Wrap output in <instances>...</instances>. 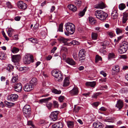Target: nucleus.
I'll use <instances>...</instances> for the list:
<instances>
[{"instance_id":"0e129e2a","label":"nucleus","mask_w":128,"mask_h":128,"mask_svg":"<svg viewBox=\"0 0 128 128\" xmlns=\"http://www.w3.org/2000/svg\"><path fill=\"white\" fill-rule=\"evenodd\" d=\"M99 104L100 102H94L93 104V105L95 106H97Z\"/></svg>"},{"instance_id":"49530a36","label":"nucleus","mask_w":128,"mask_h":128,"mask_svg":"<svg viewBox=\"0 0 128 128\" xmlns=\"http://www.w3.org/2000/svg\"><path fill=\"white\" fill-rule=\"evenodd\" d=\"M101 94L100 92H97L96 94H94L92 96V98H96L97 96L100 95Z\"/></svg>"},{"instance_id":"6e6552de","label":"nucleus","mask_w":128,"mask_h":128,"mask_svg":"<svg viewBox=\"0 0 128 128\" xmlns=\"http://www.w3.org/2000/svg\"><path fill=\"white\" fill-rule=\"evenodd\" d=\"M58 114V112L57 111L52 112L49 117L51 120L53 121L56 120L57 119V116Z\"/></svg>"},{"instance_id":"7ed1b4c3","label":"nucleus","mask_w":128,"mask_h":128,"mask_svg":"<svg viewBox=\"0 0 128 128\" xmlns=\"http://www.w3.org/2000/svg\"><path fill=\"white\" fill-rule=\"evenodd\" d=\"M65 26L67 32H70L71 34L74 33L75 27L74 24L70 22H68L66 24Z\"/></svg>"},{"instance_id":"473e14b6","label":"nucleus","mask_w":128,"mask_h":128,"mask_svg":"<svg viewBox=\"0 0 128 128\" xmlns=\"http://www.w3.org/2000/svg\"><path fill=\"white\" fill-rule=\"evenodd\" d=\"M115 58V55L113 53H109L108 54V59L110 60L111 58Z\"/></svg>"},{"instance_id":"13d9d810","label":"nucleus","mask_w":128,"mask_h":128,"mask_svg":"<svg viewBox=\"0 0 128 128\" xmlns=\"http://www.w3.org/2000/svg\"><path fill=\"white\" fill-rule=\"evenodd\" d=\"M6 5L9 8H12V6L11 5L10 3L9 2H6Z\"/></svg>"},{"instance_id":"cd10ccee","label":"nucleus","mask_w":128,"mask_h":128,"mask_svg":"<svg viewBox=\"0 0 128 128\" xmlns=\"http://www.w3.org/2000/svg\"><path fill=\"white\" fill-rule=\"evenodd\" d=\"M105 7L104 4L103 2H101L98 4L96 8L102 9Z\"/></svg>"},{"instance_id":"4be33fe9","label":"nucleus","mask_w":128,"mask_h":128,"mask_svg":"<svg viewBox=\"0 0 128 128\" xmlns=\"http://www.w3.org/2000/svg\"><path fill=\"white\" fill-rule=\"evenodd\" d=\"M4 105L8 108H10L15 105L14 103L9 102L6 101L4 102Z\"/></svg>"},{"instance_id":"de8ad7c7","label":"nucleus","mask_w":128,"mask_h":128,"mask_svg":"<svg viewBox=\"0 0 128 128\" xmlns=\"http://www.w3.org/2000/svg\"><path fill=\"white\" fill-rule=\"evenodd\" d=\"M73 57L74 58L75 60H78V54L77 53L74 52L73 54Z\"/></svg>"},{"instance_id":"a211bd4d","label":"nucleus","mask_w":128,"mask_h":128,"mask_svg":"<svg viewBox=\"0 0 128 128\" xmlns=\"http://www.w3.org/2000/svg\"><path fill=\"white\" fill-rule=\"evenodd\" d=\"M128 13L125 12L123 13V17L122 18V22L123 24H125L128 20Z\"/></svg>"},{"instance_id":"6e6d98bb","label":"nucleus","mask_w":128,"mask_h":128,"mask_svg":"<svg viewBox=\"0 0 128 128\" xmlns=\"http://www.w3.org/2000/svg\"><path fill=\"white\" fill-rule=\"evenodd\" d=\"M64 98V96H60L58 98V100L60 102H63Z\"/></svg>"},{"instance_id":"c03bdc74","label":"nucleus","mask_w":128,"mask_h":128,"mask_svg":"<svg viewBox=\"0 0 128 128\" xmlns=\"http://www.w3.org/2000/svg\"><path fill=\"white\" fill-rule=\"evenodd\" d=\"M57 124V128H62L63 126V124L61 122H58Z\"/></svg>"},{"instance_id":"8fccbe9b","label":"nucleus","mask_w":128,"mask_h":128,"mask_svg":"<svg viewBox=\"0 0 128 128\" xmlns=\"http://www.w3.org/2000/svg\"><path fill=\"white\" fill-rule=\"evenodd\" d=\"M53 105L54 108H58L59 104L57 102L54 100L53 101Z\"/></svg>"},{"instance_id":"6ab92c4d","label":"nucleus","mask_w":128,"mask_h":128,"mask_svg":"<svg viewBox=\"0 0 128 128\" xmlns=\"http://www.w3.org/2000/svg\"><path fill=\"white\" fill-rule=\"evenodd\" d=\"M93 125L94 127L96 128H103L104 127V125L100 122L94 123Z\"/></svg>"},{"instance_id":"72a5a7b5","label":"nucleus","mask_w":128,"mask_h":128,"mask_svg":"<svg viewBox=\"0 0 128 128\" xmlns=\"http://www.w3.org/2000/svg\"><path fill=\"white\" fill-rule=\"evenodd\" d=\"M28 40L34 44L37 43L38 42V41L37 39L36 38H29L28 39Z\"/></svg>"},{"instance_id":"774afa93","label":"nucleus","mask_w":128,"mask_h":128,"mask_svg":"<svg viewBox=\"0 0 128 128\" xmlns=\"http://www.w3.org/2000/svg\"><path fill=\"white\" fill-rule=\"evenodd\" d=\"M57 124L56 122L52 125V128H57Z\"/></svg>"},{"instance_id":"393cba45","label":"nucleus","mask_w":128,"mask_h":128,"mask_svg":"<svg viewBox=\"0 0 128 128\" xmlns=\"http://www.w3.org/2000/svg\"><path fill=\"white\" fill-rule=\"evenodd\" d=\"M96 84V82L94 81L88 82L86 83V86H90L92 87H94Z\"/></svg>"},{"instance_id":"4c0bfd02","label":"nucleus","mask_w":128,"mask_h":128,"mask_svg":"<svg viewBox=\"0 0 128 128\" xmlns=\"http://www.w3.org/2000/svg\"><path fill=\"white\" fill-rule=\"evenodd\" d=\"M14 69V66L11 64H8L6 67V70L9 71H11Z\"/></svg>"},{"instance_id":"c756f323","label":"nucleus","mask_w":128,"mask_h":128,"mask_svg":"<svg viewBox=\"0 0 128 128\" xmlns=\"http://www.w3.org/2000/svg\"><path fill=\"white\" fill-rule=\"evenodd\" d=\"M67 125L68 128H73L74 126V123L73 122L68 121L67 122Z\"/></svg>"},{"instance_id":"bb28decb","label":"nucleus","mask_w":128,"mask_h":128,"mask_svg":"<svg viewBox=\"0 0 128 128\" xmlns=\"http://www.w3.org/2000/svg\"><path fill=\"white\" fill-rule=\"evenodd\" d=\"M89 21L90 24L92 25L95 24L96 23V21L92 17H90L89 18Z\"/></svg>"},{"instance_id":"58836bf2","label":"nucleus","mask_w":128,"mask_h":128,"mask_svg":"<svg viewBox=\"0 0 128 128\" xmlns=\"http://www.w3.org/2000/svg\"><path fill=\"white\" fill-rule=\"evenodd\" d=\"M109 42L107 41H105L103 42L101 44V46H103L104 48H106V46L108 44Z\"/></svg>"},{"instance_id":"f8f14e48","label":"nucleus","mask_w":128,"mask_h":128,"mask_svg":"<svg viewBox=\"0 0 128 128\" xmlns=\"http://www.w3.org/2000/svg\"><path fill=\"white\" fill-rule=\"evenodd\" d=\"M21 58L20 54L13 55L12 57V61L14 62H18Z\"/></svg>"},{"instance_id":"680f3d73","label":"nucleus","mask_w":128,"mask_h":128,"mask_svg":"<svg viewBox=\"0 0 128 128\" xmlns=\"http://www.w3.org/2000/svg\"><path fill=\"white\" fill-rule=\"evenodd\" d=\"M51 99V97H49L47 98H45L44 99H43V100L44 101V102H47L48 101L50 100Z\"/></svg>"},{"instance_id":"1a4fd4ad","label":"nucleus","mask_w":128,"mask_h":128,"mask_svg":"<svg viewBox=\"0 0 128 128\" xmlns=\"http://www.w3.org/2000/svg\"><path fill=\"white\" fill-rule=\"evenodd\" d=\"M17 4L19 8L24 10L26 9L27 7V6L26 4L21 1L18 2Z\"/></svg>"},{"instance_id":"052dcab7","label":"nucleus","mask_w":128,"mask_h":128,"mask_svg":"<svg viewBox=\"0 0 128 128\" xmlns=\"http://www.w3.org/2000/svg\"><path fill=\"white\" fill-rule=\"evenodd\" d=\"M107 34L111 37H112L114 36L112 32H107Z\"/></svg>"},{"instance_id":"5701e85b","label":"nucleus","mask_w":128,"mask_h":128,"mask_svg":"<svg viewBox=\"0 0 128 128\" xmlns=\"http://www.w3.org/2000/svg\"><path fill=\"white\" fill-rule=\"evenodd\" d=\"M68 8L73 12H75L77 10L76 7L73 4H70L68 6Z\"/></svg>"},{"instance_id":"4d7b16f0","label":"nucleus","mask_w":128,"mask_h":128,"mask_svg":"<svg viewBox=\"0 0 128 128\" xmlns=\"http://www.w3.org/2000/svg\"><path fill=\"white\" fill-rule=\"evenodd\" d=\"M120 92L122 93H124L127 91V89L126 88H123L120 90Z\"/></svg>"},{"instance_id":"ddd939ff","label":"nucleus","mask_w":128,"mask_h":128,"mask_svg":"<svg viewBox=\"0 0 128 128\" xmlns=\"http://www.w3.org/2000/svg\"><path fill=\"white\" fill-rule=\"evenodd\" d=\"M69 92L72 96L77 95L78 93V88L76 87H74Z\"/></svg>"},{"instance_id":"20e7f679","label":"nucleus","mask_w":128,"mask_h":128,"mask_svg":"<svg viewBox=\"0 0 128 128\" xmlns=\"http://www.w3.org/2000/svg\"><path fill=\"white\" fill-rule=\"evenodd\" d=\"M22 111L24 115L26 118L30 117L31 113V108L28 105H26L23 108Z\"/></svg>"},{"instance_id":"c85d7f7f","label":"nucleus","mask_w":128,"mask_h":128,"mask_svg":"<svg viewBox=\"0 0 128 128\" xmlns=\"http://www.w3.org/2000/svg\"><path fill=\"white\" fill-rule=\"evenodd\" d=\"M14 30L12 28H9L8 29V36L10 37H11L12 35V33L14 32Z\"/></svg>"},{"instance_id":"69168bd1","label":"nucleus","mask_w":128,"mask_h":128,"mask_svg":"<svg viewBox=\"0 0 128 128\" xmlns=\"http://www.w3.org/2000/svg\"><path fill=\"white\" fill-rule=\"evenodd\" d=\"M120 58L122 59H126L127 58V56L126 55H122L120 56Z\"/></svg>"},{"instance_id":"aec40b11","label":"nucleus","mask_w":128,"mask_h":128,"mask_svg":"<svg viewBox=\"0 0 128 128\" xmlns=\"http://www.w3.org/2000/svg\"><path fill=\"white\" fill-rule=\"evenodd\" d=\"M118 14L117 11L116 10H113L111 14L112 18L114 20L116 19L118 17Z\"/></svg>"},{"instance_id":"b1692460","label":"nucleus","mask_w":128,"mask_h":128,"mask_svg":"<svg viewBox=\"0 0 128 128\" xmlns=\"http://www.w3.org/2000/svg\"><path fill=\"white\" fill-rule=\"evenodd\" d=\"M30 84L34 87V86L37 84V79L35 78H32L30 81Z\"/></svg>"},{"instance_id":"412c9836","label":"nucleus","mask_w":128,"mask_h":128,"mask_svg":"<svg viewBox=\"0 0 128 128\" xmlns=\"http://www.w3.org/2000/svg\"><path fill=\"white\" fill-rule=\"evenodd\" d=\"M58 40L60 43L61 44L64 43V45H65L66 44V42L68 41L66 39H65L63 37H60L58 39Z\"/></svg>"},{"instance_id":"3c124183","label":"nucleus","mask_w":128,"mask_h":128,"mask_svg":"<svg viewBox=\"0 0 128 128\" xmlns=\"http://www.w3.org/2000/svg\"><path fill=\"white\" fill-rule=\"evenodd\" d=\"M116 32L117 34H118L122 33V30L119 28H117L116 29Z\"/></svg>"},{"instance_id":"0eeeda50","label":"nucleus","mask_w":128,"mask_h":128,"mask_svg":"<svg viewBox=\"0 0 128 128\" xmlns=\"http://www.w3.org/2000/svg\"><path fill=\"white\" fill-rule=\"evenodd\" d=\"M86 51L84 49L80 50L78 53V58L80 60H82L85 59L86 56Z\"/></svg>"},{"instance_id":"09e8293b","label":"nucleus","mask_w":128,"mask_h":128,"mask_svg":"<svg viewBox=\"0 0 128 128\" xmlns=\"http://www.w3.org/2000/svg\"><path fill=\"white\" fill-rule=\"evenodd\" d=\"M102 59L101 57L98 55H96V62H98V60H101Z\"/></svg>"},{"instance_id":"2eb2a0df","label":"nucleus","mask_w":128,"mask_h":128,"mask_svg":"<svg viewBox=\"0 0 128 128\" xmlns=\"http://www.w3.org/2000/svg\"><path fill=\"white\" fill-rule=\"evenodd\" d=\"M66 62L69 64L72 65H75L76 64V62L72 58H68L66 59Z\"/></svg>"},{"instance_id":"a18cd8bd","label":"nucleus","mask_w":128,"mask_h":128,"mask_svg":"<svg viewBox=\"0 0 128 128\" xmlns=\"http://www.w3.org/2000/svg\"><path fill=\"white\" fill-rule=\"evenodd\" d=\"M80 109V107L75 106L74 108V111L76 112H78Z\"/></svg>"},{"instance_id":"f257e3e1","label":"nucleus","mask_w":128,"mask_h":128,"mask_svg":"<svg viewBox=\"0 0 128 128\" xmlns=\"http://www.w3.org/2000/svg\"><path fill=\"white\" fill-rule=\"evenodd\" d=\"M94 15L97 18L102 20H105L108 16V14L107 13L100 10L95 11Z\"/></svg>"},{"instance_id":"7c9ffc66","label":"nucleus","mask_w":128,"mask_h":128,"mask_svg":"<svg viewBox=\"0 0 128 128\" xmlns=\"http://www.w3.org/2000/svg\"><path fill=\"white\" fill-rule=\"evenodd\" d=\"M100 52L102 53L103 55L106 54V48H104L103 46L99 50Z\"/></svg>"},{"instance_id":"a878e982","label":"nucleus","mask_w":128,"mask_h":128,"mask_svg":"<svg viewBox=\"0 0 128 128\" xmlns=\"http://www.w3.org/2000/svg\"><path fill=\"white\" fill-rule=\"evenodd\" d=\"M70 84L69 80L68 78L66 77L65 78L64 80L63 84V86H68Z\"/></svg>"},{"instance_id":"9b49d317","label":"nucleus","mask_w":128,"mask_h":128,"mask_svg":"<svg viewBox=\"0 0 128 128\" xmlns=\"http://www.w3.org/2000/svg\"><path fill=\"white\" fill-rule=\"evenodd\" d=\"M34 88L32 85L30 84H27L24 87V90L26 92H30Z\"/></svg>"},{"instance_id":"37998d69","label":"nucleus","mask_w":128,"mask_h":128,"mask_svg":"<svg viewBox=\"0 0 128 128\" xmlns=\"http://www.w3.org/2000/svg\"><path fill=\"white\" fill-rule=\"evenodd\" d=\"M18 77L17 76H14L12 77V79L11 80L12 82L14 83L17 81L18 80Z\"/></svg>"},{"instance_id":"dca6fc26","label":"nucleus","mask_w":128,"mask_h":128,"mask_svg":"<svg viewBox=\"0 0 128 128\" xmlns=\"http://www.w3.org/2000/svg\"><path fill=\"white\" fill-rule=\"evenodd\" d=\"M18 97V96L16 94H12L8 96V98L9 100L13 101L16 100Z\"/></svg>"},{"instance_id":"ea45409f","label":"nucleus","mask_w":128,"mask_h":128,"mask_svg":"<svg viewBox=\"0 0 128 128\" xmlns=\"http://www.w3.org/2000/svg\"><path fill=\"white\" fill-rule=\"evenodd\" d=\"M19 50L18 48L15 47H13L11 50L12 52L14 53L18 52Z\"/></svg>"},{"instance_id":"864d4df0","label":"nucleus","mask_w":128,"mask_h":128,"mask_svg":"<svg viewBox=\"0 0 128 128\" xmlns=\"http://www.w3.org/2000/svg\"><path fill=\"white\" fill-rule=\"evenodd\" d=\"M63 24H60L58 26V30L59 31L63 32Z\"/></svg>"},{"instance_id":"a19ab883","label":"nucleus","mask_w":128,"mask_h":128,"mask_svg":"<svg viewBox=\"0 0 128 128\" xmlns=\"http://www.w3.org/2000/svg\"><path fill=\"white\" fill-rule=\"evenodd\" d=\"M52 92L53 93L57 94H59L61 93V91L60 90H58L56 89H53Z\"/></svg>"},{"instance_id":"39448f33","label":"nucleus","mask_w":128,"mask_h":128,"mask_svg":"<svg viewBox=\"0 0 128 128\" xmlns=\"http://www.w3.org/2000/svg\"><path fill=\"white\" fill-rule=\"evenodd\" d=\"M51 73L52 75L55 77L56 80L60 82L63 80L62 76L60 72L56 70H53L52 72Z\"/></svg>"},{"instance_id":"603ef678","label":"nucleus","mask_w":128,"mask_h":128,"mask_svg":"<svg viewBox=\"0 0 128 128\" xmlns=\"http://www.w3.org/2000/svg\"><path fill=\"white\" fill-rule=\"evenodd\" d=\"M71 44L73 45H78L79 44V42L77 41L73 40L71 42Z\"/></svg>"},{"instance_id":"f704fd0d","label":"nucleus","mask_w":128,"mask_h":128,"mask_svg":"<svg viewBox=\"0 0 128 128\" xmlns=\"http://www.w3.org/2000/svg\"><path fill=\"white\" fill-rule=\"evenodd\" d=\"M86 10V8L80 12L78 14L79 16L81 17L83 16L84 15Z\"/></svg>"},{"instance_id":"9d476101","label":"nucleus","mask_w":128,"mask_h":128,"mask_svg":"<svg viewBox=\"0 0 128 128\" xmlns=\"http://www.w3.org/2000/svg\"><path fill=\"white\" fill-rule=\"evenodd\" d=\"M14 88L15 89V91L20 92L22 90V86L20 83H18L15 84L14 86Z\"/></svg>"},{"instance_id":"338daca9","label":"nucleus","mask_w":128,"mask_h":128,"mask_svg":"<svg viewBox=\"0 0 128 128\" xmlns=\"http://www.w3.org/2000/svg\"><path fill=\"white\" fill-rule=\"evenodd\" d=\"M13 38L14 40H18V35L16 34L14 35V38Z\"/></svg>"},{"instance_id":"5fc2aeb1","label":"nucleus","mask_w":128,"mask_h":128,"mask_svg":"<svg viewBox=\"0 0 128 128\" xmlns=\"http://www.w3.org/2000/svg\"><path fill=\"white\" fill-rule=\"evenodd\" d=\"M115 120V119L114 118H108L106 120V122H114Z\"/></svg>"},{"instance_id":"e433bc0d","label":"nucleus","mask_w":128,"mask_h":128,"mask_svg":"<svg viewBox=\"0 0 128 128\" xmlns=\"http://www.w3.org/2000/svg\"><path fill=\"white\" fill-rule=\"evenodd\" d=\"M6 55L4 54L2 52H0V59L1 60H5L6 58Z\"/></svg>"},{"instance_id":"c9c22d12","label":"nucleus","mask_w":128,"mask_h":128,"mask_svg":"<svg viewBox=\"0 0 128 128\" xmlns=\"http://www.w3.org/2000/svg\"><path fill=\"white\" fill-rule=\"evenodd\" d=\"M98 34L96 33L93 32L92 34V39L96 40L97 39Z\"/></svg>"},{"instance_id":"423d86ee","label":"nucleus","mask_w":128,"mask_h":128,"mask_svg":"<svg viewBox=\"0 0 128 128\" xmlns=\"http://www.w3.org/2000/svg\"><path fill=\"white\" fill-rule=\"evenodd\" d=\"M33 57L32 56L29 54H27L23 58V61L24 63L25 64H29L31 62H33Z\"/></svg>"},{"instance_id":"4468645a","label":"nucleus","mask_w":128,"mask_h":128,"mask_svg":"<svg viewBox=\"0 0 128 128\" xmlns=\"http://www.w3.org/2000/svg\"><path fill=\"white\" fill-rule=\"evenodd\" d=\"M120 69L118 66L116 65L114 66L112 70V75L117 74V73L119 72Z\"/></svg>"},{"instance_id":"f3484780","label":"nucleus","mask_w":128,"mask_h":128,"mask_svg":"<svg viewBox=\"0 0 128 128\" xmlns=\"http://www.w3.org/2000/svg\"><path fill=\"white\" fill-rule=\"evenodd\" d=\"M123 106V104L122 102L120 100H118L116 105V107L118 108L119 110H120Z\"/></svg>"},{"instance_id":"bf43d9fd","label":"nucleus","mask_w":128,"mask_h":128,"mask_svg":"<svg viewBox=\"0 0 128 128\" xmlns=\"http://www.w3.org/2000/svg\"><path fill=\"white\" fill-rule=\"evenodd\" d=\"M52 104L51 103H49L46 104V106L49 109H50L51 108Z\"/></svg>"},{"instance_id":"79ce46f5","label":"nucleus","mask_w":128,"mask_h":128,"mask_svg":"<svg viewBox=\"0 0 128 128\" xmlns=\"http://www.w3.org/2000/svg\"><path fill=\"white\" fill-rule=\"evenodd\" d=\"M81 2L80 0H76L74 2L75 5L78 7H79L81 5Z\"/></svg>"},{"instance_id":"e2e57ef3","label":"nucleus","mask_w":128,"mask_h":128,"mask_svg":"<svg viewBox=\"0 0 128 128\" xmlns=\"http://www.w3.org/2000/svg\"><path fill=\"white\" fill-rule=\"evenodd\" d=\"M100 74H102L104 77H106V74L103 71L100 72Z\"/></svg>"},{"instance_id":"2f4dec72","label":"nucleus","mask_w":128,"mask_h":128,"mask_svg":"<svg viewBox=\"0 0 128 128\" xmlns=\"http://www.w3.org/2000/svg\"><path fill=\"white\" fill-rule=\"evenodd\" d=\"M118 7L120 10H122L126 8V6L125 4L122 3L119 5Z\"/></svg>"},{"instance_id":"f03ea898","label":"nucleus","mask_w":128,"mask_h":128,"mask_svg":"<svg viewBox=\"0 0 128 128\" xmlns=\"http://www.w3.org/2000/svg\"><path fill=\"white\" fill-rule=\"evenodd\" d=\"M128 49V43L126 42H124L121 44L120 48L118 50V51L119 54H122L125 52Z\"/></svg>"}]
</instances>
